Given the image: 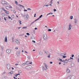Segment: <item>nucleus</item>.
<instances>
[{"instance_id": "1", "label": "nucleus", "mask_w": 79, "mask_h": 79, "mask_svg": "<svg viewBox=\"0 0 79 79\" xmlns=\"http://www.w3.org/2000/svg\"><path fill=\"white\" fill-rule=\"evenodd\" d=\"M22 16H23V17H24V19H27L28 18H29V15H28V14H27L26 15V13H24V14H22Z\"/></svg>"}, {"instance_id": "2", "label": "nucleus", "mask_w": 79, "mask_h": 79, "mask_svg": "<svg viewBox=\"0 0 79 79\" xmlns=\"http://www.w3.org/2000/svg\"><path fill=\"white\" fill-rule=\"evenodd\" d=\"M32 69L31 66H28L25 67V69L27 70H30Z\"/></svg>"}, {"instance_id": "3", "label": "nucleus", "mask_w": 79, "mask_h": 79, "mask_svg": "<svg viewBox=\"0 0 79 79\" xmlns=\"http://www.w3.org/2000/svg\"><path fill=\"white\" fill-rule=\"evenodd\" d=\"M43 37L44 40H47L48 39L47 35L46 34H44L43 35Z\"/></svg>"}, {"instance_id": "4", "label": "nucleus", "mask_w": 79, "mask_h": 79, "mask_svg": "<svg viewBox=\"0 0 79 79\" xmlns=\"http://www.w3.org/2000/svg\"><path fill=\"white\" fill-rule=\"evenodd\" d=\"M6 68L8 70H10L11 69V66L10 64H7L6 65Z\"/></svg>"}, {"instance_id": "5", "label": "nucleus", "mask_w": 79, "mask_h": 79, "mask_svg": "<svg viewBox=\"0 0 79 79\" xmlns=\"http://www.w3.org/2000/svg\"><path fill=\"white\" fill-rule=\"evenodd\" d=\"M15 42L18 45H19L20 44V42H19V41L18 40L15 39Z\"/></svg>"}, {"instance_id": "6", "label": "nucleus", "mask_w": 79, "mask_h": 79, "mask_svg": "<svg viewBox=\"0 0 79 79\" xmlns=\"http://www.w3.org/2000/svg\"><path fill=\"white\" fill-rule=\"evenodd\" d=\"M11 51L10 49H7L6 50V52L7 53H9L10 54V53H11Z\"/></svg>"}, {"instance_id": "7", "label": "nucleus", "mask_w": 79, "mask_h": 79, "mask_svg": "<svg viewBox=\"0 0 79 79\" xmlns=\"http://www.w3.org/2000/svg\"><path fill=\"white\" fill-rule=\"evenodd\" d=\"M71 27H72V26H71V25L70 23L69 25V27L68 28V30H71Z\"/></svg>"}, {"instance_id": "8", "label": "nucleus", "mask_w": 79, "mask_h": 79, "mask_svg": "<svg viewBox=\"0 0 79 79\" xmlns=\"http://www.w3.org/2000/svg\"><path fill=\"white\" fill-rule=\"evenodd\" d=\"M70 79H74L75 78V77L73 75H70Z\"/></svg>"}, {"instance_id": "9", "label": "nucleus", "mask_w": 79, "mask_h": 79, "mask_svg": "<svg viewBox=\"0 0 79 79\" xmlns=\"http://www.w3.org/2000/svg\"><path fill=\"white\" fill-rule=\"evenodd\" d=\"M42 68L43 69V70H45V71H47V69L46 68H45V67H44V66H43L42 67Z\"/></svg>"}, {"instance_id": "10", "label": "nucleus", "mask_w": 79, "mask_h": 79, "mask_svg": "<svg viewBox=\"0 0 79 79\" xmlns=\"http://www.w3.org/2000/svg\"><path fill=\"white\" fill-rule=\"evenodd\" d=\"M18 5L19 6H20V7H22V8H24V6L20 4H19Z\"/></svg>"}, {"instance_id": "11", "label": "nucleus", "mask_w": 79, "mask_h": 79, "mask_svg": "<svg viewBox=\"0 0 79 79\" xmlns=\"http://www.w3.org/2000/svg\"><path fill=\"white\" fill-rule=\"evenodd\" d=\"M66 71L68 73H70V70L69 69H67Z\"/></svg>"}, {"instance_id": "12", "label": "nucleus", "mask_w": 79, "mask_h": 79, "mask_svg": "<svg viewBox=\"0 0 79 79\" xmlns=\"http://www.w3.org/2000/svg\"><path fill=\"white\" fill-rule=\"evenodd\" d=\"M71 66L72 67H73L74 66V64L73 63H72L71 64Z\"/></svg>"}, {"instance_id": "13", "label": "nucleus", "mask_w": 79, "mask_h": 79, "mask_svg": "<svg viewBox=\"0 0 79 79\" xmlns=\"http://www.w3.org/2000/svg\"><path fill=\"white\" fill-rule=\"evenodd\" d=\"M25 64H27V65H29V61L26 62L25 63Z\"/></svg>"}, {"instance_id": "14", "label": "nucleus", "mask_w": 79, "mask_h": 79, "mask_svg": "<svg viewBox=\"0 0 79 79\" xmlns=\"http://www.w3.org/2000/svg\"><path fill=\"white\" fill-rule=\"evenodd\" d=\"M5 8L6 9H7V10H9V9H10V7L8 6H6Z\"/></svg>"}, {"instance_id": "15", "label": "nucleus", "mask_w": 79, "mask_h": 79, "mask_svg": "<svg viewBox=\"0 0 79 79\" xmlns=\"http://www.w3.org/2000/svg\"><path fill=\"white\" fill-rule=\"evenodd\" d=\"M74 21H75V23L76 24V23H77V20L76 19H74Z\"/></svg>"}, {"instance_id": "16", "label": "nucleus", "mask_w": 79, "mask_h": 79, "mask_svg": "<svg viewBox=\"0 0 79 79\" xmlns=\"http://www.w3.org/2000/svg\"><path fill=\"white\" fill-rule=\"evenodd\" d=\"M6 13V14H7V15H8L9 14V11H7V10H6L5 11Z\"/></svg>"}, {"instance_id": "17", "label": "nucleus", "mask_w": 79, "mask_h": 79, "mask_svg": "<svg viewBox=\"0 0 79 79\" xmlns=\"http://www.w3.org/2000/svg\"><path fill=\"white\" fill-rule=\"evenodd\" d=\"M5 41L6 42H7V36H5Z\"/></svg>"}, {"instance_id": "18", "label": "nucleus", "mask_w": 79, "mask_h": 79, "mask_svg": "<svg viewBox=\"0 0 79 79\" xmlns=\"http://www.w3.org/2000/svg\"><path fill=\"white\" fill-rule=\"evenodd\" d=\"M20 54V53H19V52H17V56H19Z\"/></svg>"}, {"instance_id": "19", "label": "nucleus", "mask_w": 79, "mask_h": 79, "mask_svg": "<svg viewBox=\"0 0 79 79\" xmlns=\"http://www.w3.org/2000/svg\"><path fill=\"white\" fill-rule=\"evenodd\" d=\"M44 52L46 54H47V55H49L48 53H48V51H45Z\"/></svg>"}, {"instance_id": "20", "label": "nucleus", "mask_w": 79, "mask_h": 79, "mask_svg": "<svg viewBox=\"0 0 79 79\" xmlns=\"http://www.w3.org/2000/svg\"><path fill=\"white\" fill-rule=\"evenodd\" d=\"M44 64L46 68L47 69V64H46V63H44Z\"/></svg>"}, {"instance_id": "21", "label": "nucleus", "mask_w": 79, "mask_h": 79, "mask_svg": "<svg viewBox=\"0 0 79 79\" xmlns=\"http://www.w3.org/2000/svg\"><path fill=\"white\" fill-rule=\"evenodd\" d=\"M67 61H69L70 62H72V60H71V59H68Z\"/></svg>"}, {"instance_id": "22", "label": "nucleus", "mask_w": 79, "mask_h": 79, "mask_svg": "<svg viewBox=\"0 0 79 79\" xmlns=\"http://www.w3.org/2000/svg\"><path fill=\"white\" fill-rule=\"evenodd\" d=\"M73 19V16H71L70 17V19Z\"/></svg>"}, {"instance_id": "23", "label": "nucleus", "mask_w": 79, "mask_h": 79, "mask_svg": "<svg viewBox=\"0 0 79 79\" xmlns=\"http://www.w3.org/2000/svg\"><path fill=\"white\" fill-rule=\"evenodd\" d=\"M62 62H63L64 63H68V62H66V61H65V60H62Z\"/></svg>"}, {"instance_id": "24", "label": "nucleus", "mask_w": 79, "mask_h": 79, "mask_svg": "<svg viewBox=\"0 0 79 79\" xmlns=\"http://www.w3.org/2000/svg\"><path fill=\"white\" fill-rule=\"evenodd\" d=\"M26 63H23L22 64V66H24L25 65Z\"/></svg>"}, {"instance_id": "25", "label": "nucleus", "mask_w": 79, "mask_h": 79, "mask_svg": "<svg viewBox=\"0 0 79 79\" xmlns=\"http://www.w3.org/2000/svg\"><path fill=\"white\" fill-rule=\"evenodd\" d=\"M2 15L3 17L5 16V14L4 13H3L2 14Z\"/></svg>"}, {"instance_id": "26", "label": "nucleus", "mask_w": 79, "mask_h": 79, "mask_svg": "<svg viewBox=\"0 0 79 79\" xmlns=\"http://www.w3.org/2000/svg\"><path fill=\"white\" fill-rule=\"evenodd\" d=\"M15 4L17 5H18V2H17L16 1H15Z\"/></svg>"}, {"instance_id": "27", "label": "nucleus", "mask_w": 79, "mask_h": 79, "mask_svg": "<svg viewBox=\"0 0 79 79\" xmlns=\"http://www.w3.org/2000/svg\"><path fill=\"white\" fill-rule=\"evenodd\" d=\"M6 2L5 1H2V4H3V5L4 3H5V2Z\"/></svg>"}, {"instance_id": "28", "label": "nucleus", "mask_w": 79, "mask_h": 79, "mask_svg": "<svg viewBox=\"0 0 79 79\" xmlns=\"http://www.w3.org/2000/svg\"><path fill=\"white\" fill-rule=\"evenodd\" d=\"M2 9L3 10V11H5V12L6 10H5V9L3 7L2 8Z\"/></svg>"}, {"instance_id": "29", "label": "nucleus", "mask_w": 79, "mask_h": 79, "mask_svg": "<svg viewBox=\"0 0 79 79\" xmlns=\"http://www.w3.org/2000/svg\"><path fill=\"white\" fill-rule=\"evenodd\" d=\"M50 55H51V54H49V55L47 56L49 58H50Z\"/></svg>"}, {"instance_id": "30", "label": "nucleus", "mask_w": 79, "mask_h": 79, "mask_svg": "<svg viewBox=\"0 0 79 79\" xmlns=\"http://www.w3.org/2000/svg\"><path fill=\"white\" fill-rule=\"evenodd\" d=\"M36 21H35V20L34 21H33V22L31 23V25H32V24H33V23H35V22Z\"/></svg>"}, {"instance_id": "31", "label": "nucleus", "mask_w": 79, "mask_h": 79, "mask_svg": "<svg viewBox=\"0 0 79 79\" xmlns=\"http://www.w3.org/2000/svg\"><path fill=\"white\" fill-rule=\"evenodd\" d=\"M1 48L2 50H3V48H4L3 47H1Z\"/></svg>"}, {"instance_id": "32", "label": "nucleus", "mask_w": 79, "mask_h": 79, "mask_svg": "<svg viewBox=\"0 0 79 79\" xmlns=\"http://www.w3.org/2000/svg\"><path fill=\"white\" fill-rule=\"evenodd\" d=\"M22 29H27V27H22Z\"/></svg>"}, {"instance_id": "33", "label": "nucleus", "mask_w": 79, "mask_h": 79, "mask_svg": "<svg viewBox=\"0 0 79 79\" xmlns=\"http://www.w3.org/2000/svg\"><path fill=\"white\" fill-rule=\"evenodd\" d=\"M19 21L20 24H22V23H21V21L20 20H19Z\"/></svg>"}, {"instance_id": "34", "label": "nucleus", "mask_w": 79, "mask_h": 79, "mask_svg": "<svg viewBox=\"0 0 79 79\" xmlns=\"http://www.w3.org/2000/svg\"><path fill=\"white\" fill-rule=\"evenodd\" d=\"M4 5H7V3H6V2L4 3L3 4Z\"/></svg>"}, {"instance_id": "35", "label": "nucleus", "mask_w": 79, "mask_h": 79, "mask_svg": "<svg viewBox=\"0 0 79 79\" xmlns=\"http://www.w3.org/2000/svg\"><path fill=\"white\" fill-rule=\"evenodd\" d=\"M66 79H70V76H69Z\"/></svg>"}, {"instance_id": "36", "label": "nucleus", "mask_w": 79, "mask_h": 79, "mask_svg": "<svg viewBox=\"0 0 79 79\" xmlns=\"http://www.w3.org/2000/svg\"><path fill=\"white\" fill-rule=\"evenodd\" d=\"M15 77H17V76H18V74H15Z\"/></svg>"}, {"instance_id": "37", "label": "nucleus", "mask_w": 79, "mask_h": 79, "mask_svg": "<svg viewBox=\"0 0 79 79\" xmlns=\"http://www.w3.org/2000/svg\"><path fill=\"white\" fill-rule=\"evenodd\" d=\"M48 31H52V30L50 28H49Z\"/></svg>"}, {"instance_id": "38", "label": "nucleus", "mask_w": 79, "mask_h": 79, "mask_svg": "<svg viewBox=\"0 0 79 79\" xmlns=\"http://www.w3.org/2000/svg\"><path fill=\"white\" fill-rule=\"evenodd\" d=\"M64 55V53H62L60 54V56H63Z\"/></svg>"}, {"instance_id": "39", "label": "nucleus", "mask_w": 79, "mask_h": 79, "mask_svg": "<svg viewBox=\"0 0 79 79\" xmlns=\"http://www.w3.org/2000/svg\"><path fill=\"white\" fill-rule=\"evenodd\" d=\"M39 19H40L39 18H38L37 19H35V21H36V22L37 21V20H39Z\"/></svg>"}, {"instance_id": "40", "label": "nucleus", "mask_w": 79, "mask_h": 79, "mask_svg": "<svg viewBox=\"0 0 79 79\" xmlns=\"http://www.w3.org/2000/svg\"><path fill=\"white\" fill-rule=\"evenodd\" d=\"M10 74H12L13 73V71H11L10 72Z\"/></svg>"}, {"instance_id": "41", "label": "nucleus", "mask_w": 79, "mask_h": 79, "mask_svg": "<svg viewBox=\"0 0 79 79\" xmlns=\"http://www.w3.org/2000/svg\"><path fill=\"white\" fill-rule=\"evenodd\" d=\"M43 15H41L39 17V18L40 19V18H42V16Z\"/></svg>"}, {"instance_id": "42", "label": "nucleus", "mask_w": 79, "mask_h": 79, "mask_svg": "<svg viewBox=\"0 0 79 79\" xmlns=\"http://www.w3.org/2000/svg\"><path fill=\"white\" fill-rule=\"evenodd\" d=\"M12 42H14V38H12Z\"/></svg>"}, {"instance_id": "43", "label": "nucleus", "mask_w": 79, "mask_h": 79, "mask_svg": "<svg viewBox=\"0 0 79 79\" xmlns=\"http://www.w3.org/2000/svg\"><path fill=\"white\" fill-rule=\"evenodd\" d=\"M13 11L14 13H16V11L15 10H13Z\"/></svg>"}, {"instance_id": "44", "label": "nucleus", "mask_w": 79, "mask_h": 79, "mask_svg": "<svg viewBox=\"0 0 79 79\" xmlns=\"http://www.w3.org/2000/svg\"><path fill=\"white\" fill-rule=\"evenodd\" d=\"M27 35H30V34H29V33H27Z\"/></svg>"}, {"instance_id": "45", "label": "nucleus", "mask_w": 79, "mask_h": 79, "mask_svg": "<svg viewBox=\"0 0 79 79\" xmlns=\"http://www.w3.org/2000/svg\"><path fill=\"white\" fill-rule=\"evenodd\" d=\"M66 56H63V58H66Z\"/></svg>"}, {"instance_id": "46", "label": "nucleus", "mask_w": 79, "mask_h": 79, "mask_svg": "<svg viewBox=\"0 0 79 79\" xmlns=\"http://www.w3.org/2000/svg\"><path fill=\"white\" fill-rule=\"evenodd\" d=\"M53 11L54 12L56 11V9H54Z\"/></svg>"}, {"instance_id": "47", "label": "nucleus", "mask_w": 79, "mask_h": 79, "mask_svg": "<svg viewBox=\"0 0 79 79\" xmlns=\"http://www.w3.org/2000/svg\"><path fill=\"white\" fill-rule=\"evenodd\" d=\"M15 49L16 50H18V47H16L15 48Z\"/></svg>"}, {"instance_id": "48", "label": "nucleus", "mask_w": 79, "mask_h": 79, "mask_svg": "<svg viewBox=\"0 0 79 79\" xmlns=\"http://www.w3.org/2000/svg\"><path fill=\"white\" fill-rule=\"evenodd\" d=\"M27 58L28 59H31V58H30V56H28Z\"/></svg>"}, {"instance_id": "49", "label": "nucleus", "mask_w": 79, "mask_h": 79, "mask_svg": "<svg viewBox=\"0 0 79 79\" xmlns=\"http://www.w3.org/2000/svg\"><path fill=\"white\" fill-rule=\"evenodd\" d=\"M32 42L33 43H35V41H34V40H32Z\"/></svg>"}, {"instance_id": "50", "label": "nucleus", "mask_w": 79, "mask_h": 79, "mask_svg": "<svg viewBox=\"0 0 79 79\" xmlns=\"http://www.w3.org/2000/svg\"><path fill=\"white\" fill-rule=\"evenodd\" d=\"M51 12H50V13H49L47 15V16H48V15H51Z\"/></svg>"}, {"instance_id": "51", "label": "nucleus", "mask_w": 79, "mask_h": 79, "mask_svg": "<svg viewBox=\"0 0 79 79\" xmlns=\"http://www.w3.org/2000/svg\"><path fill=\"white\" fill-rule=\"evenodd\" d=\"M19 73H22V72H21V71H19Z\"/></svg>"}, {"instance_id": "52", "label": "nucleus", "mask_w": 79, "mask_h": 79, "mask_svg": "<svg viewBox=\"0 0 79 79\" xmlns=\"http://www.w3.org/2000/svg\"><path fill=\"white\" fill-rule=\"evenodd\" d=\"M8 17L9 19H11V18L9 16H8Z\"/></svg>"}, {"instance_id": "53", "label": "nucleus", "mask_w": 79, "mask_h": 79, "mask_svg": "<svg viewBox=\"0 0 79 79\" xmlns=\"http://www.w3.org/2000/svg\"><path fill=\"white\" fill-rule=\"evenodd\" d=\"M59 60H60V61H62V62H63V60L61 59H60Z\"/></svg>"}, {"instance_id": "54", "label": "nucleus", "mask_w": 79, "mask_h": 79, "mask_svg": "<svg viewBox=\"0 0 79 79\" xmlns=\"http://www.w3.org/2000/svg\"><path fill=\"white\" fill-rule=\"evenodd\" d=\"M31 73H34V71H32L31 72Z\"/></svg>"}, {"instance_id": "55", "label": "nucleus", "mask_w": 79, "mask_h": 79, "mask_svg": "<svg viewBox=\"0 0 79 79\" xmlns=\"http://www.w3.org/2000/svg\"><path fill=\"white\" fill-rule=\"evenodd\" d=\"M28 10H31V8H28V9H27Z\"/></svg>"}, {"instance_id": "56", "label": "nucleus", "mask_w": 79, "mask_h": 79, "mask_svg": "<svg viewBox=\"0 0 79 79\" xmlns=\"http://www.w3.org/2000/svg\"><path fill=\"white\" fill-rule=\"evenodd\" d=\"M74 55H72V58H73V57H74Z\"/></svg>"}, {"instance_id": "57", "label": "nucleus", "mask_w": 79, "mask_h": 79, "mask_svg": "<svg viewBox=\"0 0 79 79\" xmlns=\"http://www.w3.org/2000/svg\"><path fill=\"white\" fill-rule=\"evenodd\" d=\"M4 20H5V21H6V18L4 17Z\"/></svg>"}, {"instance_id": "58", "label": "nucleus", "mask_w": 79, "mask_h": 79, "mask_svg": "<svg viewBox=\"0 0 79 79\" xmlns=\"http://www.w3.org/2000/svg\"><path fill=\"white\" fill-rule=\"evenodd\" d=\"M9 8H12V7H11V6H9Z\"/></svg>"}, {"instance_id": "59", "label": "nucleus", "mask_w": 79, "mask_h": 79, "mask_svg": "<svg viewBox=\"0 0 79 79\" xmlns=\"http://www.w3.org/2000/svg\"><path fill=\"white\" fill-rule=\"evenodd\" d=\"M14 78L15 79H18L17 78H16L15 77H14Z\"/></svg>"}, {"instance_id": "60", "label": "nucleus", "mask_w": 79, "mask_h": 79, "mask_svg": "<svg viewBox=\"0 0 79 79\" xmlns=\"http://www.w3.org/2000/svg\"><path fill=\"white\" fill-rule=\"evenodd\" d=\"M35 30H37V27H35Z\"/></svg>"}, {"instance_id": "61", "label": "nucleus", "mask_w": 79, "mask_h": 79, "mask_svg": "<svg viewBox=\"0 0 79 79\" xmlns=\"http://www.w3.org/2000/svg\"><path fill=\"white\" fill-rule=\"evenodd\" d=\"M64 55H66V53H64Z\"/></svg>"}, {"instance_id": "62", "label": "nucleus", "mask_w": 79, "mask_h": 79, "mask_svg": "<svg viewBox=\"0 0 79 79\" xmlns=\"http://www.w3.org/2000/svg\"><path fill=\"white\" fill-rule=\"evenodd\" d=\"M61 59H60V58H57V60H60Z\"/></svg>"}, {"instance_id": "63", "label": "nucleus", "mask_w": 79, "mask_h": 79, "mask_svg": "<svg viewBox=\"0 0 79 79\" xmlns=\"http://www.w3.org/2000/svg\"><path fill=\"white\" fill-rule=\"evenodd\" d=\"M78 62H79V58H78Z\"/></svg>"}, {"instance_id": "64", "label": "nucleus", "mask_w": 79, "mask_h": 79, "mask_svg": "<svg viewBox=\"0 0 79 79\" xmlns=\"http://www.w3.org/2000/svg\"><path fill=\"white\" fill-rule=\"evenodd\" d=\"M46 6H48V5H46Z\"/></svg>"}]
</instances>
